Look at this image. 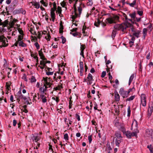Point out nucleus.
Returning a JSON list of instances; mask_svg holds the SVG:
<instances>
[{"instance_id":"obj_1","label":"nucleus","mask_w":153,"mask_h":153,"mask_svg":"<svg viewBox=\"0 0 153 153\" xmlns=\"http://www.w3.org/2000/svg\"><path fill=\"white\" fill-rule=\"evenodd\" d=\"M138 125L136 120H134L132 122L131 128L132 129L133 127H135L136 129L134 131L131 133L130 131H125V134L126 137L129 138H130L132 137L135 136L136 137H137V134L139 133V131L137 129Z\"/></svg>"},{"instance_id":"obj_2","label":"nucleus","mask_w":153,"mask_h":153,"mask_svg":"<svg viewBox=\"0 0 153 153\" xmlns=\"http://www.w3.org/2000/svg\"><path fill=\"white\" fill-rule=\"evenodd\" d=\"M131 26V24L130 23L127 22H126L120 24L115 25L114 26V27L116 30H121L123 31H124L127 27H130Z\"/></svg>"},{"instance_id":"obj_3","label":"nucleus","mask_w":153,"mask_h":153,"mask_svg":"<svg viewBox=\"0 0 153 153\" xmlns=\"http://www.w3.org/2000/svg\"><path fill=\"white\" fill-rule=\"evenodd\" d=\"M130 28L129 30V31L131 32L133 35L138 38L140 36L141 30L136 29L133 26H131L130 27Z\"/></svg>"},{"instance_id":"obj_4","label":"nucleus","mask_w":153,"mask_h":153,"mask_svg":"<svg viewBox=\"0 0 153 153\" xmlns=\"http://www.w3.org/2000/svg\"><path fill=\"white\" fill-rule=\"evenodd\" d=\"M119 19V17L117 15H114L113 16L107 19L106 20L110 24L115 23Z\"/></svg>"},{"instance_id":"obj_5","label":"nucleus","mask_w":153,"mask_h":153,"mask_svg":"<svg viewBox=\"0 0 153 153\" xmlns=\"http://www.w3.org/2000/svg\"><path fill=\"white\" fill-rule=\"evenodd\" d=\"M7 39L3 35L0 36V48L2 47H6L8 45Z\"/></svg>"},{"instance_id":"obj_6","label":"nucleus","mask_w":153,"mask_h":153,"mask_svg":"<svg viewBox=\"0 0 153 153\" xmlns=\"http://www.w3.org/2000/svg\"><path fill=\"white\" fill-rule=\"evenodd\" d=\"M13 24L14 22H13L9 23V21L7 20L2 22L1 20L0 19V25H2L3 27H12Z\"/></svg>"},{"instance_id":"obj_7","label":"nucleus","mask_w":153,"mask_h":153,"mask_svg":"<svg viewBox=\"0 0 153 153\" xmlns=\"http://www.w3.org/2000/svg\"><path fill=\"white\" fill-rule=\"evenodd\" d=\"M94 81V80L93 79V77L92 75L90 73H89L86 79H84V82H87V84L90 85L93 83Z\"/></svg>"},{"instance_id":"obj_8","label":"nucleus","mask_w":153,"mask_h":153,"mask_svg":"<svg viewBox=\"0 0 153 153\" xmlns=\"http://www.w3.org/2000/svg\"><path fill=\"white\" fill-rule=\"evenodd\" d=\"M115 142L117 146H118L121 140L122 137L121 134L119 133H116L115 134Z\"/></svg>"},{"instance_id":"obj_9","label":"nucleus","mask_w":153,"mask_h":153,"mask_svg":"<svg viewBox=\"0 0 153 153\" xmlns=\"http://www.w3.org/2000/svg\"><path fill=\"white\" fill-rule=\"evenodd\" d=\"M82 10V7L80 6H79V7H78V10H76L73 13V15L72 16H71V18L72 19V21H74L75 19L78 16V15L77 13L78 12L77 11H78V12H79V14L80 15L81 13Z\"/></svg>"},{"instance_id":"obj_10","label":"nucleus","mask_w":153,"mask_h":153,"mask_svg":"<svg viewBox=\"0 0 153 153\" xmlns=\"http://www.w3.org/2000/svg\"><path fill=\"white\" fill-rule=\"evenodd\" d=\"M141 99V104L144 107H145L146 105V97L144 94H141L140 96Z\"/></svg>"},{"instance_id":"obj_11","label":"nucleus","mask_w":153,"mask_h":153,"mask_svg":"<svg viewBox=\"0 0 153 153\" xmlns=\"http://www.w3.org/2000/svg\"><path fill=\"white\" fill-rule=\"evenodd\" d=\"M51 79L50 78H48V77H43V80L44 82V85H47L48 87H51V85L50 82Z\"/></svg>"},{"instance_id":"obj_12","label":"nucleus","mask_w":153,"mask_h":153,"mask_svg":"<svg viewBox=\"0 0 153 153\" xmlns=\"http://www.w3.org/2000/svg\"><path fill=\"white\" fill-rule=\"evenodd\" d=\"M119 93L123 98H126L128 95L127 91H124V89L122 88L120 89Z\"/></svg>"},{"instance_id":"obj_13","label":"nucleus","mask_w":153,"mask_h":153,"mask_svg":"<svg viewBox=\"0 0 153 153\" xmlns=\"http://www.w3.org/2000/svg\"><path fill=\"white\" fill-rule=\"evenodd\" d=\"M54 73V71L51 68L48 67L47 68L46 70V73L47 75H52Z\"/></svg>"},{"instance_id":"obj_14","label":"nucleus","mask_w":153,"mask_h":153,"mask_svg":"<svg viewBox=\"0 0 153 153\" xmlns=\"http://www.w3.org/2000/svg\"><path fill=\"white\" fill-rule=\"evenodd\" d=\"M146 135L151 138H153V130L152 129H148L146 130Z\"/></svg>"},{"instance_id":"obj_15","label":"nucleus","mask_w":153,"mask_h":153,"mask_svg":"<svg viewBox=\"0 0 153 153\" xmlns=\"http://www.w3.org/2000/svg\"><path fill=\"white\" fill-rule=\"evenodd\" d=\"M31 4L32 5H33L35 8L38 9L40 7V5L39 3L36 1H31L29 3V5H30V4Z\"/></svg>"},{"instance_id":"obj_16","label":"nucleus","mask_w":153,"mask_h":153,"mask_svg":"<svg viewBox=\"0 0 153 153\" xmlns=\"http://www.w3.org/2000/svg\"><path fill=\"white\" fill-rule=\"evenodd\" d=\"M41 137L38 136V134H36V135H34L32 138L33 141H34L36 143L40 139Z\"/></svg>"},{"instance_id":"obj_17","label":"nucleus","mask_w":153,"mask_h":153,"mask_svg":"<svg viewBox=\"0 0 153 153\" xmlns=\"http://www.w3.org/2000/svg\"><path fill=\"white\" fill-rule=\"evenodd\" d=\"M46 96H47V95H45V94L40 95V97L42 100V101L43 103H45L47 102V100L46 99L47 97Z\"/></svg>"},{"instance_id":"obj_18","label":"nucleus","mask_w":153,"mask_h":153,"mask_svg":"<svg viewBox=\"0 0 153 153\" xmlns=\"http://www.w3.org/2000/svg\"><path fill=\"white\" fill-rule=\"evenodd\" d=\"M85 48V47L83 46V45H81V47H80V51L81 52L80 53V55H81L84 58V53L83 51L84 50Z\"/></svg>"},{"instance_id":"obj_19","label":"nucleus","mask_w":153,"mask_h":153,"mask_svg":"<svg viewBox=\"0 0 153 153\" xmlns=\"http://www.w3.org/2000/svg\"><path fill=\"white\" fill-rule=\"evenodd\" d=\"M60 85H59L57 86L54 88L55 90H60L62 88V84L60 82Z\"/></svg>"},{"instance_id":"obj_20","label":"nucleus","mask_w":153,"mask_h":153,"mask_svg":"<svg viewBox=\"0 0 153 153\" xmlns=\"http://www.w3.org/2000/svg\"><path fill=\"white\" fill-rule=\"evenodd\" d=\"M114 123L115 125L117 127H119L120 126V123H119L118 120L116 118L114 121Z\"/></svg>"},{"instance_id":"obj_21","label":"nucleus","mask_w":153,"mask_h":153,"mask_svg":"<svg viewBox=\"0 0 153 153\" xmlns=\"http://www.w3.org/2000/svg\"><path fill=\"white\" fill-rule=\"evenodd\" d=\"M19 45L20 46L25 47L26 46V45L22 41H18Z\"/></svg>"},{"instance_id":"obj_22","label":"nucleus","mask_w":153,"mask_h":153,"mask_svg":"<svg viewBox=\"0 0 153 153\" xmlns=\"http://www.w3.org/2000/svg\"><path fill=\"white\" fill-rule=\"evenodd\" d=\"M39 55L40 57V58L42 60H45V58L44 56L43 53L42 51H39Z\"/></svg>"},{"instance_id":"obj_23","label":"nucleus","mask_w":153,"mask_h":153,"mask_svg":"<svg viewBox=\"0 0 153 153\" xmlns=\"http://www.w3.org/2000/svg\"><path fill=\"white\" fill-rule=\"evenodd\" d=\"M51 87H48L47 85H44V86H43V91L44 92V94H45V95H46L47 94L46 93V92L47 91V89L48 88H50Z\"/></svg>"},{"instance_id":"obj_24","label":"nucleus","mask_w":153,"mask_h":153,"mask_svg":"<svg viewBox=\"0 0 153 153\" xmlns=\"http://www.w3.org/2000/svg\"><path fill=\"white\" fill-rule=\"evenodd\" d=\"M131 7H134L136 4V0H134L131 3H127Z\"/></svg>"},{"instance_id":"obj_25","label":"nucleus","mask_w":153,"mask_h":153,"mask_svg":"<svg viewBox=\"0 0 153 153\" xmlns=\"http://www.w3.org/2000/svg\"><path fill=\"white\" fill-rule=\"evenodd\" d=\"M106 149L107 152L108 153H110V151L111 150V148L110 147L109 145H107Z\"/></svg>"},{"instance_id":"obj_26","label":"nucleus","mask_w":153,"mask_h":153,"mask_svg":"<svg viewBox=\"0 0 153 153\" xmlns=\"http://www.w3.org/2000/svg\"><path fill=\"white\" fill-rule=\"evenodd\" d=\"M134 77V74H132L131 76H130L128 82V85H130L131 83L132 82V80H133Z\"/></svg>"},{"instance_id":"obj_27","label":"nucleus","mask_w":153,"mask_h":153,"mask_svg":"<svg viewBox=\"0 0 153 153\" xmlns=\"http://www.w3.org/2000/svg\"><path fill=\"white\" fill-rule=\"evenodd\" d=\"M63 26L62 25V22H61L60 24L59 33H61L63 32Z\"/></svg>"},{"instance_id":"obj_28","label":"nucleus","mask_w":153,"mask_h":153,"mask_svg":"<svg viewBox=\"0 0 153 153\" xmlns=\"http://www.w3.org/2000/svg\"><path fill=\"white\" fill-rule=\"evenodd\" d=\"M51 16L52 21L54 22L55 18V13H51Z\"/></svg>"},{"instance_id":"obj_29","label":"nucleus","mask_w":153,"mask_h":153,"mask_svg":"<svg viewBox=\"0 0 153 153\" xmlns=\"http://www.w3.org/2000/svg\"><path fill=\"white\" fill-rule=\"evenodd\" d=\"M56 11L58 12V14H59V16H60L61 15L62 12V9L61 7H58L57 8V10Z\"/></svg>"},{"instance_id":"obj_30","label":"nucleus","mask_w":153,"mask_h":153,"mask_svg":"<svg viewBox=\"0 0 153 153\" xmlns=\"http://www.w3.org/2000/svg\"><path fill=\"white\" fill-rule=\"evenodd\" d=\"M147 33V29L146 28H144L143 29V33L144 39H145V37Z\"/></svg>"},{"instance_id":"obj_31","label":"nucleus","mask_w":153,"mask_h":153,"mask_svg":"<svg viewBox=\"0 0 153 153\" xmlns=\"http://www.w3.org/2000/svg\"><path fill=\"white\" fill-rule=\"evenodd\" d=\"M135 97V96L134 95L131 96L130 97H129L126 100V101H131Z\"/></svg>"},{"instance_id":"obj_32","label":"nucleus","mask_w":153,"mask_h":153,"mask_svg":"<svg viewBox=\"0 0 153 153\" xmlns=\"http://www.w3.org/2000/svg\"><path fill=\"white\" fill-rule=\"evenodd\" d=\"M115 100L116 101H118L119 100L120 96L117 93L116 94H115Z\"/></svg>"},{"instance_id":"obj_33","label":"nucleus","mask_w":153,"mask_h":153,"mask_svg":"<svg viewBox=\"0 0 153 153\" xmlns=\"http://www.w3.org/2000/svg\"><path fill=\"white\" fill-rule=\"evenodd\" d=\"M51 37L50 35L48 33H47L46 34V36H45V38L48 41H50L51 39Z\"/></svg>"},{"instance_id":"obj_34","label":"nucleus","mask_w":153,"mask_h":153,"mask_svg":"<svg viewBox=\"0 0 153 153\" xmlns=\"http://www.w3.org/2000/svg\"><path fill=\"white\" fill-rule=\"evenodd\" d=\"M10 82H7L6 83V88L8 90H9L10 89Z\"/></svg>"},{"instance_id":"obj_35","label":"nucleus","mask_w":153,"mask_h":153,"mask_svg":"<svg viewBox=\"0 0 153 153\" xmlns=\"http://www.w3.org/2000/svg\"><path fill=\"white\" fill-rule=\"evenodd\" d=\"M56 10V4L53 5V8L51 9V13H55V11Z\"/></svg>"},{"instance_id":"obj_36","label":"nucleus","mask_w":153,"mask_h":153,"mask_svg":"<svg viewBox=\"0 0 153 153\" xmlns=\"http://www.w3.org/2000/svg\"><path fill=\"white\" fill-rule=\"evenodd\" d=\"M29 29L30 31L32 34H35L36 32L34 31V29H33L32 27H30Z\"/></svg>"},{"instance_id":"obj_37","label":"nucleus","mask_w":153,"mask_h":153,"mask_svg":"<svg viewBox=\"0 0 153 153\" xmlns=\"http://www.w3.org/2000/svg\"><path fill=\"white\" fill-rule=\"evenodd\" d=\"M40 3L43 5L44 6L47 7L48 6V3H46L45 1L42 0L40 1Z\"/></svg>"},{"instance_id":"obj_38","label":"nucleus","mask_w":153,"mask_h":153,"mask_svg":"<svg viewBox=\"0 0 153 153\" xmlns=\"http://www.w3.org/2000/svg\"><path fill=\"white\" fill-rule=\"evenodd\" d=\"M111 62L110 61L108 60V61H107V62L106 63V66L107 67V68H106V69H107V72H108V70L110 69V67H108V64H109Z\"/></svg>"},{"instance_id":"obj_39","label":"nucleus","mask_w":153,"mask_h":153,"mask_svg":"<svg viewBox=\"0 0 153 153\" xmlns=\"http://www.w3.org/2000/svg\"><path fill=\"white\" fill-rule=\"evenodd\" d=\"M39 93L40 94V95L44 94V92L43 91V87H41L39 88Z\"/></svg>"},{"instance_id":"obj_40","label":"nucleus","mask_w":153,"mask_h":153,"mask_svg":"<svg viewBox=\"0 0 153 153\" xmlns=\"http://www.w3.org/2000/svg\"><path fill=\"white\" fill-rule=\"evenodd\" d=\"M86 27L85 26H83V27L82 29V32L84 33V36H86L87 34V33H85V30L86 29Z\"/></svg>"},{"instance_id":"obj_41","label":"nucleus","mask_w":153,"mask_h":153,"mask_svg":"<svg viewBox=\"0 0 153 153\" xmlns=\"http://www.w3.org/2000/svg\"><path fill=\"white\" fill-rule=\"evenodd\" d=\"M36 81V79L33 76H32L30 79V82H35Z\"/></svg>"},{"instance_id":"obj_42","label":"nucleus","mask_w":153,"mask_h":153,"mask_svg":"<svg viewBox=\"0 0 153 153\" xmlns=\"http://www.w3.org/2000/svg\"><path fill=\"white\" fill-rule=\"evenodd\" d=\"M147 148L149 149L151 153H153V151L152 150V145L148 146Z\"/></svg>"},{"instance_id":"obj_43","label":"nucleus","mask_w":153,"mask_h":153,"mask_svg":"<svg viewBox=\"0 0 153 153\" xmlns=\"http://www.w3.org/2000/svg\"><path fill=\"white\" fill-rule=\"evenodd\" d=\"M64 138L66 140H68V137L67 134H65L64 135Z\"/></svg>"},{"instance_id":"obj_44","label":"nucleus","mask_w":153,"mask_h":153,"mask_svg":"<svg viewBox=\"0 0 153 153\" xmlns=\"http://www.w3.org/2000/svg\"><path fill=\"white\" fill-rule=\"evenodd\" d=\"M22 79L26 82H27L28 81L27 79V78L26 75L25 74H24L23 76L22 77Z\"/></svg>"},{"instance_id":"obj_45","label":"nucleus","mask_w":153,"mask_h":153,"mask_svg":"<svg viewBox=\"0 0 153 153\" xmlns=\"http://www.w3.org/2000/svg\"><path fill=\"white\" fill-rule=\"evenodd\" d=\"M76 1V0H69V3L70 4L73 3L74 4V6H75V4Z\"/></svg>"},{"instance_id":"obj_46","label":"nucleus","mask_w":153,"mask_h":153,"mask_svg":"<svg viewBox=\"0 0 153 153\" xmlns=\"http://www.w3.org/2000/svg\"><path fill=\"white\" fill-rule=\"evenodd\" d=\"M31 56L32 57H33V58H34L35 59H36L37 58V53L34 54L32 53H31Z\"/></svg>"},{"instance_id":"obj_47","label":"nucleus","mask_w":153,"mask_h":153,"mask_svg":"<svg viewBox=\"0 0 153 153\" xmlns=\"http://www.w3.org/2000/svg\"><path fill=\"white\" fill-rule=\"evenodd\" d=\"M114 108L115 109V111L117 113H118L119 111V107L118 106L115 105Z\"/></svg>"},{"instance_id":"obj_48","label":"nucleus","mask_w":153,"mask_h":153,"mask_svg":"<svg viewBox=\"0 0 153 153\" xmlns=\"http://www.w3.org/2000/svg\"><path fill=\"white\" fill-rule=\"evenodd\" d=\"M61 5L63 7H65V6L66 5L67 3L65 1H63L61 3Z\"/></svg>"},{"instance_id":"obj_49","label":"nucleus","mask_w":153,"mask_h":153,"mask_svg":"<svg viewBox=\"0 0 153 153\" xmlns=\"http://www.w3.org/2000/svg\"><path fill=\"white\" fill-rule=\"evenodd\" d=\"M23 35H20L19 36L18 41H22L23 39Z\"/></svg>"},{"instance_id":"obj_50","label":"nucleus","mask_w":153,"mask_h":153,"mask_svg":"<svg viewBox=\"0 0 153 153\" xmlns=\"http://www.w3.org/2000/svg\"><path fill=\"white\" fill-rule=\"evenodd\" d=\"M88 5L91 6L93 4V2L92 0H88V2L87 3Z\"/></svg>"},{"instance_id":"obj_51","label":"nucleus","mask_w":153,"mask_h":153,"mask_svg":"<svg viewBox=\"0 0 153 153\" xmlns=\"http://www.w3.org/2000/svg\"><path fill=\"white\" fill-rule=\"evenodd\" d=\"M52 99L53 100H55L57 102H58L59 101V98L56 97V98L55 97H53Z\"/></svg>"},{"instance_id":"obj_52","label":"nucleus","mask_w":153,"mask_h":153,"mask_svg":"<svg viewBox=\"0 0 153 153\" xmlns=\"http://www.w3.org/2000/svg\"><path fill=\"white\" fill-rule=\"evenodd\" d=\"M18 30L19 33L21 35H23V31L22 30H21L20 29V28H19L18 29Z\"/></svg>"},{"instance_id":"obj_53","label":"nucleus","mask_w":153,"mask_h":153,"mask_svg":"<svg viewBox=\"0 0 153 153\" xmlns=\"http://www.w3.org/2000/svg\"><path fill=\"white\" fill-rule=\"evenodd\" d=\"M61 38L62 39V44H64L66 42L65 39L63 36L61 37Z\"/></svg>"},{"instance_id":"obj_54","label":"nucleus","mask_w":153,"mask_h":153,"mask_svg":"<svg viewBox=\"0 0 153 153\" xmlns=\"http://www.w3.org/2000/svg\"><path fill=\"white\" fill-rule=\"evenodd\" d=\"M138 14L140 16H141L143 14V11L142 10H138L137 11Z\"/></svg>"},{"instance_id":"obj_55","label":"nucleus","mask_w":153,"mask_h":153,"mask_svg":"<svg viewBox=\"0 0 153 153\" xmlns=\"http://www.w3.org/2000/svg\"><path fill=\"white\" fill-rule=\"evenodd\" d=\"M134 87H133L132 88H130L129 89L128 91H127V92L128 93V94H129V93L131 92V91H134Z\"/></svg>"},{"instance_id":"obj_56","label":"nucleus","mask_w":153,"mask_h":153,"mask_svg":"<svg viewBox=\"0 0 153 153\" xmlns=\"http://www.w3.org/2000/svg\"><path fill=\"white\" fill-rule=\"evenodd\" d=\"M46 63L45 62V61H41L40 62V65H42L45 66V65Z\"/></svg>"},{"instance_id":"obj_57","label":"nucleus","mask_w":153,"mask_h":153,"mask_svg":"<svg viewBox=\"0 0 153 153\" xmlns=\"http://www.w3.org/2000/svg\"><path fill=\"white\" fill-rule=\"evenodd\" d=\"M17 94L18 95V96H19V98H22L23 97V96L20 91L18 92Z\"/></svg>"},{"instance_id":"obj_58","label":"nucleus","mask_w":153,"mask_h":153,"mask_svg":"<svg viewBox=\"0 0 153 153\" xmlns=\"http://www.w3.org/2000/svg\"><path fill=\"white\" fill-rule=\"evenodd\" d=\"M116 34V31L115 30H113L112 34V38L114 37L115 36V34Z\"/></svg>"},{"instance_id":"obj_59","label":"nucleus","mask_w":153,"mask_h":153,"mask_svg":"<svg viewBox=\"0 0 153 153\" xmlns=\"http://www.w3.org/2000/svg\"><path fill=\"white\" fill-rule=\"evenodd\" d=\"M131 113V110L129 107H128V116H130Z\"/></svg>"},{"instance_id":"obj_60","label":"nucleus","mask_w":153,"mask_h":153,"mask_svg":"<svg viewBox=\"0 0 153 153\" xmlns=\"http://www.w3.org/2000/svg\"><path fill=\"white\" fill-rule=\"evenodd\" d=\"M100 24V22L99 21V20H97V22H96L95 23L94 25L95 26H96L97 27H98L99 25Z\"/></svg>"},{"instance_id":"obj_61","label":"nucleus","mask_w":153,"mask_h":153,"mask_svg":"<svg viewBox=\"0 0 153 153\" xmlns=\"http://www.w3.org/2000/svg\"><path fill=\"white\" fill-rule=\"evenodd\" d=\"M106 74V72L105 71H103L102 72L101 74V77H104L105 76Z\"/></svg>"},{"instance_id":"obj_62","label":"nucleus","mask_w":153,"mask_h":153,"mask_svg":"<svg viewBox=\"0 0 153 153\" xmlns=\"http://www.w3.org/2000/svg\"><path fill=\"white\" fill-rule=\"evenodd\" d=\"M130 15V16L132 18H134L135 17V13L131 14Z\"/></svg>"},{"instance_id":"obj_63","label":"nucleus","mask_w":153,"mask_h":153,"mask_svg":"<svg viewBox=\"0 0 153 153\" xmlns=\"http://www.w3.org/2000/svg\"><path fill=\"white\" fill-rule=\"evenodd\" d=\"M150 57V52H149L146 56V58L147 59H149Z\"/></svg>"},{"instance_id":"obj_64","label":"nucleus","mask_w":153,"mask_h":153,"mask_svg":"<svg viewBox=\"0 0 153 153\" xmlns=\"http://www.w3.org/2000/svg\"><path fill=\"white\" fill-rule=\"evenodd\" d=\"M152 111L151 108H149L148 110V114L149 115H150Z\"/></svg>"}]
</instances>
